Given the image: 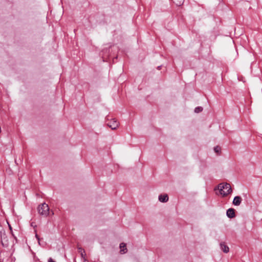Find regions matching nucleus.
I'll use <instances>...</instances> for the list:
<instances>
[{"label":"nucleus","mask_w":262,"mask_h":262,"mask_svg":"<svg viewBox=\"0 0 262 262\" xmlns=\"http://www.w3.org/2000/svg\"><path fill=\"white\" fill-rule=\"evenodd\" d=\"M218 189L220 194L223 196H226L232 192L231 186L228 183H221L218 185Z\"/></svg>","instance_id":"f257e3e1"},{"label":"nucleus","mask_w":262,"mask_h":262,"mask_svg":"<svg viewBox=\"0 0 262 262\" xmlns=\"http://www.w3.org/2000/svg\"><path fill=\"white\" fill-rule=\"evenodd\" d=\"M227 215L230 217L232 218L235 216V212L234 209L232 208H230L227 211Z\"/></svg>","instance_id":"423d86ee"},{"label":"nucleus","mask_w":262,"mask_h":262,"mask_svg":"<svg viewBox=\"0 0 262 262\" xmlns=\"http://www.w3.org/2000/svg\"><path fill=\"white\" fill-rule=\"evenodd\" d=\"M35 236L38 241L39 244H40V238H39L38 235L37 234H36Z\"/></svg>","instance_id":"4468645a"},{"label":"nucleus","mask_w":262,"mask_h":262,"mask_svg":"<svg viewBox=\"0 0 262 262\" xmlns=\"http://www.w3.org/2000/svg\"><path fill=\"white\" fill-rule=\"evenodd\" d=\"M173 3H175L177 6H181L184 2V0H172Z\"/></svg>","instance_id":"1a4fd4ad"},{"label":"nucleus","mask_w":262,"mask_h":262,"mask_svg":"<svg viewBox=\"0 0 262 262\" xmlns=\"http://www.w3.org/2000/svg\"><path fill=\"white\" fill-rule=\"evenodd\" d=\"M214 150L216 153L219 154L221 152V148L220 146H217L214 148Z\"/></svg>","instance_id":"9b49d317"},{"label":"nucleus","mask_w":262,"mask_h":262,"mask_svg":"<svg viewBox=\"0 0 262 262\" xmlns=\"http://www.w3.org/2000/svg\"><path fill=\"white\" fill-rule=\"evenodd\" d=\"M203 111V108L201 106H198L195 107L194 110V112L196 113H199L200 112H201Z\"/></svg>","instance_id":"9d476101"},{"label":"nucleus","mask_w":262,"mask_h":262,"mask_svg":"<svg viewBox=\"0 0 262 262\" xmlns=\"http://www.w3.org/2000/svg\"><path fill=\"white\" fill-rule=\"evenodd\" d=\"M38 211L39 214L47 217L50 213V208L48 205L44 203L39 205Z\"/></svg>","instance_id":"f03ea898"},{"label":"nucleus","mask_w":262,"mask_h":262,"mask_svg":"<svg viewBox=\"0 0 262 262\" xmlns=\"http://www.w3.org/2000/svg\"><path fill=\"white\" fill-rule=\"evenodd\" d=\"M159 200L161 202H166L168 200V196L167 194H161L159 196Z\"/></svg>","instance_id":"20e7f679"},{"label":"nucleus","mask_w":262,"mask_h":262,"mask_svg":"<svg viewBox=\"0 0 262 262\" xmlns=\"http://www.w3.org/2000/svg\"><path fill=\"white\" fill-rule=\"evenodd\" d=\"M242 202V198L239 196H236L234 197L233 204L235 206H239Z\"/></svg>","instance_id":"39448f33"},{"label":"nucleus","mask_w":262,"mask_h":262,"mask_svg":"<svg viewBox=\"0 0 262 262\" xmlns=\"http://www.w3.org/2000/svg\"><path fill=\"white\" fill-rule=\"evenodd\" d=\"M220 246L221 249L223 250V251L225 253H228L229 250V247L225 244L224 243H222L220 244Z\"/></svg>","instance_id":"0eeeda50"},{"label":"nucleus","mask_w":262,"mask_h":262,"mask_svg":"<svg viewBox=\"0 0 262 262\" xmlns=\"http://www.w3.org/2000/svg\"><path fill=\"white\" fill-rule=\"evenodd\" d=\"M119 125V122L115 119L111 120L108 123L107 125L112 129H117Z\"/></svg>","instance_id":"7ed1b4c3"},{"label":"nucleus","mask_w":262,"mask_h":262,"mask_svg":"<svg viewBox=\"0 0 262 262\" xmlns=\"http://www.w3.org/2000/svg\"><path fill=\"white\" fill-rule=\"evenodd\" d=\"M48 262H56L55 260H54L52 258H49L48 259Z\"/></svg>","instance_id":"ddd939ff"},{"label":"nucleus","mask_w":262,"mask_h":262,"mask_svg":"<svg viewBox=\"0 0 262 262\" xmlns=\"http://www.w3.org/2000/svg\"><path fill=\"white\" fill-rule=\"evenodd\" d=\"M81 255L82 257H84V256L85 255V251L84 250H81Z\"/></svg>","instance_id":"f8f14e48"},{"label":"nucleus","mask_w":262,"mask_h":262,"mask_svg":"<svg viewBox=\"0 0 262 262\" xmlns=\"http://www.w3.org/2000/svg\"><path fill=\"white\" fill-rule=\"evenodd\" d=\"M120 252L122 253H125L127 252V249L126 248V245L124 243H122L120 244Z\"/></svg>","instance_id":"6e6552de"}]
</instances>
